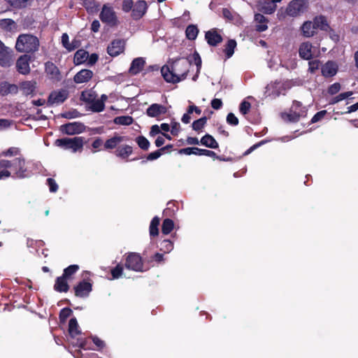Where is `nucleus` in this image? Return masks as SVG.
I'll return each instance as SVG.
<instances>
[{"instance_id": "nucleus-40", "label": "nucleus", "mask_w": 358, "mask_h": 358, "mask_svg": "<svg viewBox=\"0 0 358 358\" xmlns=\"http://www.w3.org/2000/svg\"><path fill=\"white\" fill-rule=\"evenodd\" d=\"M113 122L116 124L129 126L133 123L134 119L129 115H122L115 117Z\"/></svg>"}, {"instance_id": "nucleus-32", "label": "nucleus", "mask_w": 358, "mask_h": 358, "mask_svg": "<svg viewBox=\"0 0 358 358\" xmlns=\"http://www.w3.org/2000/svg\"><path fill=\"white\" fill-rule=\"evenodd\" d=\"M236 45L237 43L235 39H229L227 41L223 48V52L227 59H229L233 56Z\"/></svg>"}, {"instance_id": "nucleus-3", "label": "nucleus", "mask_w": 358, "mask_h": 358, "mask_svg": "<svg viewBox=\"0 0 358 358\" xmlns=\"http://www.w3.org/2000/svg\"><path fill=\"white\" fill-rule=\"evenodd\" d=\"M84 138L82 136L58 138L54 143L55 146L64 150H71L73 152L82 150Z\"/></svg>"}, {"instance_id": "nucleus-36", "label": "nucleus", "mask_w": 358, "mask_h": 358, "mask_svg": "<svg viewBox=\"0 0 358 358\" xmlns=\"http://www.w3.org/2000/svg\"><path fill=\"white\" fill-rule=\"evenodd\" d=\"M159 223L160 219L157 216H155L152 219L149 227L150 237H155L158 236Z\"/></svg>"}, {"instance_id": "nucleus-27", "label": "nucleus", "mask_w": 358, "mask_h": 358, "mask_svg": "<svg viewBox=\"0 0 358 358\" xmlns=\"http://www.w3.org/2000/svg\"><path fill=\"white\" fill-rule=\"evenodd\" d=\"M255 21L256 22V30L259 32H262L268 29L267 24L268 19L261 13H256L255 15Z\"/></svg>"}, {"instance_id": "nucleus-33", "label": "nucleus", "mask_w": 358, "mask_h": 358, "mask_svg": "<svg viewBox=\"0 0 358 358\" xmlns=\"http://www.w3.org/2000/svg\"><path fill=\"white\" fill-rule=\"evenodd\" d=\"M96 93L91 90L82 92L80 99L85 103L90 105L96 99Z\"/></svg>"}, {"instance_id": "nucleus-56", "label": "nucleus", "mask_w": 358, "mask_h": 358, "mask_svg": "<svg viewBox=\"0 0 358 358\" xmlns=\"http://www.w3.org/2000/svg\"><path fill=\"white\" fill-rule=\"evenodd\" d=\"M341 89V85L339 83H335L331 85L328 89L327 92L330 95L336 94Z\"/></svg>"}, {"instance_id": "nucleus-46", "label": "nucleus", "mask_w": 358, "mask_h": 358, "mask_svg": "<svg viewBox=\"0 0 358 358\" xmlns=\"http://www.w3.org/2000/svg\"><path fill=\"white\" fill-rule=\"evenodd\" d=\"M135 141L136 142L138 147L143 150H148L150 148V141L143 136H138L136 138Z\"/></svg>"}, {"instance_id": "nucleus-47", "label": "nucleus", "mask_w": 358, "mask_h": 358, "mask_svg": "<svg viewBox=\"0 0 358 358\" xmlns=\"http://www.w3.org/2000/svg\"><path fill=\"white\" fill-rule=\"evenodd\" d=\"M15 24V22L12 19L6 18L0 20V27L5 31H11L14 28Z\"/></svg>"}, {"instance_id": "nucleus-1", "label": "nucleus", "mask_w": 358, "mask_h": 358, "mask_svg": "<svg viewBox=\"0 0 358 358\" xmlns=\"http://www.w3.org/2000/svg\"><path fill=\"white\" fill-rule=\"evenodd\" d=\"M192 61L186 58H178L169 65L162 66L161 69L164 79L170 83H178L187 78Z\"/></svg>"}, {"instance_id": "nucleus-43", "label": "nucleus", "mask_w": 358, "mask_h": 358, "mask_svg": "<svg viewBox=\"0 0 358 358\" xmlns=\"http://www.w3.org/2000/svg\"><path fill=\"white\" fill-rule=\"evenodd\" d=\"M83 6L88 13H94L98 10V4L95 0H81Z\"/></svg>"}, {"instance_id": "nucleus-19", "label": "nucleus", "mask_w": 358, "mask_h": 358, "mask_svg": "<svg viewBox=\"0 0 358 358\" xmlns=\"http://www.w3.org/2000/svg\"><path fill=\"white\" fill-rule=\"evenodd\" d=\"M166 112V107L159 103H152L146 110L147 115L150 117H158Z\"/></svg>"}, {"instance_id": "nucleus-31", "label": "nucleus", "mask_w": 358, "mask_h": 358, "mask_svg": "<svg viewBox=\"0 0 358 358\" xmlns=\"http://www.w3.org/2000/svg\"><path fill=\"white\" fill-rule=\"evenodd\" d=\"M316 29L327 31L329 29V24L327 22V18L324 15H318L314 17L313 21Z\"/></svg>"}, {"instance_id": "nucleus-64", "label": "nucleus", "mask_w": 358, "mask_h": 358, "mask_svg": "<svg viewBox=\"0 0 358 358\" xmlns=\"http://www.w3.org/2000/svg\"><path fill=\"white\" fill-rule=\"evenodd\" d=\"M326 114H327V110H320V111L316 113L310 120L311 123H315V122L321 120L324 117V115Z\"/></svg>"}, {"instance_id": "nucleus-34", "label": "nucleus", "mask_w": 358, "mask_h": 358, "mask_svg": "<svg viewBox=\"0 0 358 358\" xmlns=\"http://www.w3.org/2000/svg\"><path fill=\"white\" fill-rule=\"evenodd\" d=\"M89 53L87 51L80 49L77 50L74 55V63L76 65L81 64L87 60Z\"/></svg>"}, {"instance_id": "nucleus-5", "label": "nucleus", "mask_w": 358, "mask_h": 358, "mask_svg": "<svg viewBox=\"0 0 358 358\" xmlns=\"http://www.w3.org/2000/svg\"><path fill=\"white\" fill-rule=\"evenodd\" d=\"M124 267L136 272H142L143 262L142 257L137 252H129L124 255Z\"/></svg>"}, {"instance_id": "nucleus-23", "label": "nucleus", "mask_w": 358, "mask_h": 358, "mask_svg": "<svg viewBox=\"0 0 358 358\" xmlns=\"http://www.w3.org/2000/svg\"><path fill=\"white\" fill-rule=\"evenodd\" d=\"M312 48L313 45L310 42L302 43L299 49V54L301 58L306 60L311 59L313 57Z\"/></svg>"}, {"instance_id": "nucleus-21", "label": "nucleus", "mask_w": 358, "mask_h": 358, "mask_svg": "<svg viewBox=\"0 0 358 358\" xmlns=\"http://www.w3.org/2000/svg\"><path fill=\"white\" fill-rule=\"evenodd\" d=\"M125 136L115 135L105 141L103 150L110 151L115 148L117 149L118 145L122 142Z\"/></svg>"}, {"instance_id": "nucleus-35", "label": "nucleus", "mask_w": 358, "mask_h": 358, "mask_svg": "<svg viewBox=\"0 0 358 358\" xmlns=\"http://www.w3.org/2000/svg\"><path fill=\"white\" fill-rule=\"evenodd\" d=\"M69 333L71 337L74 338L81 334L78 321L76 317L71 318L69 322Z\"/></svg>"}, {"instance_id": "nucleus-63", "label": "nucleus", "mask_w": 358, "mask_h": 358, "mask_svg": "<svg viewBox=\"0 0 358 358\" xmlns=\"http://www.w3.org/2000/svg\"><path fill=\"white\" fill-rule=\"evenodd\" d=\"M19 152V148L11 147L5 151H3L1 155L3 156H15L17 155Z\"/></svg>"}, {"instance_id": "nucleus-61", "label": "nucleus", "mask_w": 358, "mask_h": 358, "mask_svg": "<svg viewBox=\"0 0 358 358\" xmlns=\"http://www.w3.org/2000/svg\"><path fill=\"white\" fill-rule=\"evenodd\" d=\"M46 183L49 187L50 192L55 193L58 190V185L53 178H48L46 180Z\"/></svg>"}, {"instance_id": "nucleus-30", "label": "nucleus", "mask_w": 358, "mask_h": 358, "mask_svg": "<svg viewBox=\"0 0 358 358\" xmlns=\"http://www.w3.org/2000/svg\"><path fill=\"white\" fill-rule=\"evenodd\" d=\"M202 145L208 148L217 149L219 148V144L214 138V137L208 134L204 135L200 140Z\"/></svg>"}, {"instance_id": "nucleus-9", "label": "nucleus", "mask_w": 358, "mask_h": 358, "mask_svg": "<svg viewBox=\"0 0 358 358\" xmlns=\"http://www.w3.org/2000/svg\"><path fill=\"white\" fill-rule=\"evenodd\" d=\"M69 95V94L67 90L61 89L54 90L49 94L47 104L50 106L54 104H61L68 99Z\"/></svg>"}, {"instance_id": "nucleus-26", "label": "nucleus", "mask_w": 358, "mask_h": 358, "mask_svg": "<svg viewBox=\"0 0 358 358\" xmlns=\"http://www.w3.org/2000/svg\"><path fill=\"white\" fill-rule=\"evenodd\" d=\"M145 64V61L143 57H137L134 59L130 66L129 73L132 75H136L140 73Z\"/></svg>"}, {"instance_id": "nucleus-29", "label": "nucleus", "mask_w": 358, "mask_h": 358, "mask_svg": "<svg viewBox=\"0 0 358 358\" xmlns=\"http://www.w3.org/2000/svg\"><path fill=\"white\" fill-rule=\"evenodd\" d=\"M301 29L303 36L309 38L315 35L316 28L313 22L306 21L301 27Z\"/></svg>"}, {"instance_id": "nucleus-39", "label": "nucleus", "mask_w": 358, "mask_h": 358, "mask_svg": "<svg viewBox=\"0 0 358 358\" xmlns=\"http://www.w3.org/2000/svg\"><path fill=\"white\" fill-rule=\"evenodd\" d=\"M199 29L196 25L189 24L185 30V35L187 39L194 41L197 37Z\"/></svg>"}, {"instance_id": "nucleus-4", "label": "nucleus", "mask_w": 358, "mask_h": 358, "mask_svg": "<svg viewBox=\"0 0 358 358\" xmlns=\"http://www.w3.org/2000/svg\"><path fill=\"white\" fill-rule=\"evenodd\" d=\"M308 8V0H292L285 8V13L289 17H296L306 13Z\"/></svg>"}, {"instance_id": "nucleus-13", "label": "nucleus", "mask_w": 358, "mask_h": 358, "mask_svg": "<svg viewBox=\"0 0 358 358\" xmlns=\"http://www.w3.org/2000/svg\"><path fill=\"white\" fill-rule=\"evenodd\" d=\"M31 61V56L24 54L21 55L16 62V69L19 73L22 75H27L30 73L29 62Z\"/></svg>"}, {"instance_id": "nucleus-7", "label": "nucleus", "mask_w": 358, "mask_h": 358, "mask_svg": "<svg viewBox=\"0 0 358 358\" xmlns=\"http://www.w3.org/2000/svg\"><path fill=\"white\" fill-rule=\"evenodd\" d=\"M290 88V85L287 81L275 80L271 82L267 85V92L268 96L273 99L278 97L280 94H285V92Z\"/></svg>"}, {"instance_id": "nucleus-2", "label": "nucleus", "mask_w": 358, "mask_h": 358, "mask_svg": "<svg viewBox=\"0 0 358 358\" xmlns=\"http://www.w3.org/2000/svg\"><path fill=\"white\" fill-rule=\"evenodd\" d=\"M39 48L38 38L31 34H20L16 41L15 48L20 52L34 53Z\"/></svg>"}, {"instance_id": "nucleus-59", "label": "nucleus", "mask_w": 358, "mask_h": 358, "mask_svg": "<svg viewBox=\"0 0 358 358\" xmlns=\"http://www.w3.org/2000/svg\"><path fill=\"white\" fill-rule=\"evenodd\" d=\"M251 104L247 101H243L239 106V110L243 115H246L250 111Z\"/></svg>"}, {"instance_id": "nucleus-24", "label": "nucleus", "mask_w": 358, "mask_h": 358, "mask_svg": "<svg viewBox=\"0 0 358 358\" xmlns=\"http://www.w3.org/2000/svg\"><path fill=\"white\" fill-rule=\"evenodd\" d=\"M36 82L34 80L23 81L20 85V88L22 94L28 95H34L36 89Z\"/></svg>"}, {"instance_id": "nucleus-48", "label": "nucleus", "mask_w": 358, "mask_h": 358, "mask_svg": "<svg viewBox=\"0 0 358 358\" xmlns=\"http://www.w3.org/2000/svg\"><path fill=\"white\" fill-rule=\"evenodd\" d=\"M178 210L176 201H169L167 203V207L164 210V214L166 216H173L176 211Z\"/></svg>"}, {"instance_id": "nucleus-37", "label": "nucleus", "mask_w": 358, "mask_h": 358, "mask_svg": "<svg viewBox=\"0 0 358 358\" xmlns=\"http://www.w3.org/2000/svg\"><path fill=\"white\" fill-rule=\"evenodd\" d=\"M301 113L299 111L292 110L290 109L289 113H282V117L290 122H297L299 121Z\"/></svg>"}, {"instance_id": "nucleus-22", "label": "nucleus", "mask_w": 358, "mask_h": 358, "mask_svg": "<svg viewBox=\"0 0 358 358\" xmlns=\"http://www.w3.org/2000/svg\"><path fill=\"white\" fill-rule=\"evenodd\" d=\"M93 76V72L90 69H82L73 77V81L77 84L88 82Z\"/></svg>"}, {"instance_id": "nucleus-6", "label": "nucleus", "mask_w": 358, "mask_h": 358, "mask_svg": "<svg viewBox=\"0 0 358 358\" xmlns=\"http://www.w3.org/2000/svg\"><path fill=\"white\" fill-rule=\"evenodd\" d=\"M93 282L92 279L83 278L79 281L73 287L74 295L78 298H87L92 291Z\"/></svg>"}, {"instance_id": "nucleus-10", "label": "nucleus", "mask_w": 358, "mask_h": 358, "mask_svg": "<svg viewBox=\"0 0 358 358\" xmlns=\"http://www.w3.org/2000/svg\"><path fill=\"white\" fill-rule=\"evenodd\" d=\"M59 130L62 134L67 135L78 134L85 130V125L78 122H69L62 124Z\"/></svg>"}, {"instance_id": "nucleus-25", "label": "nucleus", "mask_w": 358, "mask_h": 358, "mask_svg": "<svg viewBox=\"0 0 358 358\" xmlns=\"http://www.w3.org/2000/svg\"><path fill=\"white\" fill-rule=\"evenodd\" d=\"M68 279L63 275L57 277L54 285V289L57 292H67L69 290Z\"/></svg>"}, {"instance_id": "nucleus-52", "label": "nucleus", "mask_w": 358, "mask_h": 358, "mask_svg": "<svg viewBox=\"0 0 358 358\" xmlns=\"http://www.w3.org/2000/svg\"><path fill=\"white\" fill-rule=\"evenodd\" d=\"M14 8H22L27 6L29 0H6Z\"/></svg>"}, {"instance_id": "nucleus-62", "label": "nucleus", "mask_w": 358, "mask_h": 358, "mask_svg": "<svg viewBox=\"0 0 358 358\" xmlns=\"http://www.w3.org/2000/svg\"><path fill=\"white\" fill-rule=\"evenodd\" d=\"M227 122L232 126H236L238 124V119L232 113H229L227 116Z\"/></svg>"}, {"instance_id": "nucleus-16", "label": "nucleus", "mask_w": 358, "mask_h": 358, "mask_svg": "<svg viewBox=\"0 0 358 358\" xmlns=\"http://www.w3.org/2000/svg\"><path fill=\"white\" fill-rule=\"evenodd\" d=\"M45 71L48 78L54 82L62 80V75L58 67L52 62H47L45 64Z\"/></svg>"}, {"instance_id": "nucleus-51", "label": "nucleus", "mask_w": 358, "mask_h": 358, "mask_svg": "<svg viewBox=\"0 0 358 358\" xmlns=\"http://www.w3.org/2000/svg\"><path fill=\"white\" fill-rule=\"evenodd\" d=\"M173 248V243L169 239H165L160 243V250L163 251L164 253L170 252Z\"/></svg>"}, {"instance_id": "nucleus-55", "label": "nucleus", "mask_w": 358, "mask_h": 358, "mask_svg": "<svg viewBox=\"0 0 358 358\" xmlns=\"http://www.w3.org/2000/svg\"><path fill=\"white\" fill-rule=\"evenodd\" d=\"M72 313H73L72 310L69 308H62L60 310L59 315L60 322H64L66 320V319L71 316Z\"/></svg>"}, {"instance_id": "nucleus-54", "label": "nucleus", "mask_w": 358, "mask_h": 358, "mask_svg": "<svg viewBox=\"0 0 358 358\" xmlns=\"http://www.w3.org/2000/svg\"><path fill=\"white\" fill-rule=\"evenodd\" d=\"M123 273V266L118 264L115 268L111 269L110 273L113 279H118L120 278Z\"/></svg>"}, {"instance_id": "nucleus-41", "label": "nucleus", "mask_w": 358, "mask_h": 358, "mask_svg": "<svg viewBox=\"0 0 358 358\" xmlns=\"http://www.w3.org/2000/svg\"><path fill=\"white\" fill-rule=\"evenodd\" d=\"M174 222L171 219L166 218L163 220L162 225V232L163 234L168 235L173 229Z\"/></svg>"}, {"instance_id": "nucleus-45", "label": "nucleus", "mask_w": 358, "mask_h": 358, "mask_svg": "<svg viewBox=\"0 0 358 358\" xmlns=\"http://www.w3.org/2000/svg\"><path fill=\"white\" fill-rule=\"evenodd\" d=\"M90 108L92 112L100 113L104 110L105 103L99 99H95L90 105Z\"/></svg>"}, {"instance_id": "nucleus-44", "label": "nucleus", "mask_w": 358, "mask_h": 358, "mask_svg": "<svg viewBox=\"0 0 358 358\" xmlns=\"http://www.w3.org/2000/svg\"><path fill=\"white\" fill-rule=\"evenodd\" d=\"M79 270V266L77 264H72L64 269L62 275L70 280L72 276Z\"/></svg>"}, {"instance_id": "nucleus-11", "label": "nucleus", "mask_w": 358, "mask_h": 358, "mask_svg": "<svg viewBox=\"0 0 358 358\" xmlns=\"http://www.w3.org/2000/svg\"><path fill=\"white\" fill-rule=\"evenodd\" d=\"M125 41L115 39L108 45L107 52L111 57H117L124 51Z\"/></svg>"}, {"instance_id": "nucleus-60", "label": "nucleus", "mask_w": 358, "mask_h": 358, "mask_svg": "<svg viewBox=\"0 0 358 358\" xmlns=\"http://www.w3.org/2000/svg\"><path fill=\"white\" fill-rule=\"evenodd\" d=\"M320 67V61L318 59L312 60L308 62V71L315 73Z\"/></svg>"}, {"instance_id": "nucleus-49", "label": "nucleus", "mask_w": 358, "mask_h": 358, "mask_svg": "<svg viewBox=\"0 0 358 358\" xmlns=\"http://www.w3.org/2000/svg\"><path fill=\"white\" fill-rule=\"evenodd\" d=\"M90 338L96 345V348L94 350L102 352L103 349L106 347L105 341H103L96 336H90Z\"/></svg>"}, {"instance_id": "nucleus-42", "label": "nucleus", "mask_w": 358, "mask_h": 358, "mask_svg": "<svg viewBox=\"0 0 358 358\" xmlns=\"http://www.w3.org/2000/svg\"><path fill=\"white\" fill-rule=\"evenodd\" d=\"M207 120V117L204 116L194 121L192 124V129L197 132L201 131L205 125L206 124Z\"/></svg>"}, {"instance_id": "nucleus-58", "label": "nucleus", "mask_w": 358, "mask_h": 358, "mask_svg": "<svg viewBox=\"0 0 358 358\" xmlns=\"http://www.w3.org/2000/svg\"><path fill=\"white\" fill-rule=\"evenodd\" d=\"M103 144H104V143H103V140L101 139V138H100V137L96 138L92 143V147L94 149L93 152H96L97 151L101 150L102 149L101 148V147L102 145L103 146Z\"/></svg>"}, {"instance_id": "nucleus-38", "label": "nucleus", "mask_w": 358, "mask_h": 358, "mask_svg": "<svg viewBox=\"0 0 358 358\" xmlns=\"http://www.w3.org/2000/svg\"><path fill=\"white\" fill-rule=\"evenodd\" d=\"M195 155H205L207 157H212L213 159H217L220 161H225L224 159L222 158L220 156H217V154L212 150L201 149L196 147Z\"/></svg>"}, {"instance_id": "nucleus-28", "label": "nucleus", "mask_w": 358, "mask_h": 358, "mask_svg": "<svg viewBox=\"0 0 358 358\" xmlns=\"http://www.w3.org/2000/svg\"><path fill=\"white\" fill-rule=\"evenodd\" d=\"M277 6L272 0H266L259 6V10L264 14L271 15L276 10Z\"/></svg>"}, {"instance_id": "nucleus-20", "label": "nucleus", "mask_w": 358, "mask_h": 358, "mask_svg": "<svg viewBox=\"0 0 358 358\" xmlns=\"http://www.w3.org/2000/svg\"><path fill=\"white\" fill-rule=\"evenodd\" d=\"M133 153V147L129 145H119L114 154L117 157L128 161V157Z\"/></svg>"}, {"instance_id": "nucleus-17", "label": "nucleus", "mask_w": 358, "mask_h": 358, "mask_svg": "<svg viewBox=\"0 0 358 358\" xmlns=\"http://www.w3.org/2000/svg\"><path fill=\"white\" fill-rule=\"evenodd\" d=\"M338 71V66L334 61H327L321 66V73L324 78L334 76Z\"/></svg>"}, {"instance_id": "nucleus-18", "label": "nucleus", "mask_w": 358, "mask_h": 358, "mask_svg": "<svg viewBox=\"0 0 358 358\" xmlns=\"http://www.w3.org/2000/svg\"><path fill=\"white\" fill-rule=\"evenodd\" d=\"M19 91V87L15 84H11L7 81L0 83V95L6 96L9 94H17Z\"/></svg>"}, {"instance_id": "nucleus-14", "label": "nucleus", "mask_w": 358, "mask_h": 358, "mask_svg": "<svg viewBox=\"0 0 358 358\" xmlns=\"http://www.w3.org/2000/svg\"><path fill=\"white\" fill-rule=\"evenodd\" d=\"M148 9V4L144 0H138L134 4L131 12V17L138 20L143 17Z\"/></svg>"}, {"instance_id": "nucleus-15", "label": "nucleus", "mask_w": 358, "mask_h": 358, "mask_svg": "<svg viewBox=\"0 0 358 358\" xmlns=\"http://www.w3.org/2000/svg\"><path fill=\"white\" fill-rule=\"evenodd\" d=\"M205 39L210 46L215 47L222 42V36L218 33L216 28L206 31Z\"/></svg>"}, {"instance_id": "nucleus-57", "label": "nucleus", "mask_w": 358, "mask_h": 358, "mask_svg": "<svg viewBox=\"0 0 358 358\" xmlns=\"http://www.w3.org/2000/svg\"><path fill=\"white\" fill-rule=\"evenodd\" d=\"M134 4L133 0H123L122 9L125 13H128L129 11L132 12Z\"/></svg>"}, {"instance_id": "nucleus-50", "label": "nucleus", "mask_w": 358, "mask_h": 358, "mask_svg": "<svg viewBox=\"0 0 358 358\" xmlns=\"http://www.w3.org/2000/svg\"><path fill=\"white\" fill-rule=\"evenodd\" d=\"M352 92L350 91V92H343V93H341L339 94L338 95L333 97L330 101H329V104H335V103H337L338 102L342 101V100H344L345 99H348L349 98L351 95H352Z\"/></svg>"}, {"instance_id": "nucleus-53", "label": "nucleus", "mask_w": 358, "mask_h": 358, "mask_svg": "<svg viewBox=\"0 0 358 358\" xmlns=\"http://www.w3.org/2000/svg\"><path fill=\"white\" fill-rule=\"evenodd\" d=\"M89 338L90 337L84 338H78L76 345L85 350H92V347L90 346V343H89Z\"/></svg>"}, {"instance_id": "nucleus-12", "label": "nucleus", "mask_w": 358, "mask_h": 358, "mask_svg": "<svg viewBox=\"0 0 358 358\" xmlns=\"http://www.w3.org/2000/svg\"><path fill=\"white\" fill-rule=\"evenodd\" d=\"M100 19L103 22H106L110 26L117 24V18L113 8L104 6L100 13Z\"/></svg>"}, {"instance_id": "nucleus-8", "label": "nucleus", "mask_w": 358, "mask_h": 358, "mask_svg": "<svg viewBox=\"0 0 358 358\" xmlns=\"http://www.w3.org/2000/svg\"><path fill=\"white\" fill-rule=\"evenodd\" d=\"M11 171L13 177L24 178L28 176L27 169L25 166V160L22 157H17L12 160Z\"/></svg>"}]
</instances>
